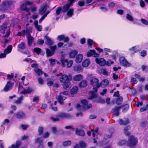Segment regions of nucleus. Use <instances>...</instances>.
<instances>
[{
  "instance_id": "37998d69",
  "label": "nucleus",
  "mask_w": 148,
  "mask_h": 148,
  "mask_svg": "<svg viewBox=\"0 0 148 148\" xmlns=\"http://www.w3.org/2000/svg\"><path fill=\"white\" fill-rule=\"evenodd\" d=\"M126 143V140H122L119 141L118 143V145L119 146H122L125 144Z\"/></svg>"
},
{
  "instance_id": "b1692460",
  "label": "nucleus",
  "mask_w": 148,
  "mask_h": 148,
  "mask_svg": "<svg viewBox=\"0 0 148 148\" xmlns=\"http://www.w3.org/2000/svg\"><path fill=\"white\" fill-rule=\"evenodd\" d=\"M69 81H67L63 82L62 86L66 90H67L68 88L71 87V83Z\"/></svg>"
},
{
  "instance_id": "9b49d317",
  "label": "nucleus",
  "mask_w": 148,
  "mask_h": 148,
  "mask_svg": "<svg viewBox=\"0 0 148 148\" xmlns=\"http://www.w3.org/2000/svg\"><path fill=\"white\" fill-rule=\"evenodd\" d=\"M30 33V30L29 29H27L26 30H23L22 32H18L17 34V35L18 36H21L24 37L25 35L27 36V35H29V33Z\"/></svg>"
},
{
  "instance_id": "052dcab7",
  "label": "nucleus",
  "mask_w": 148,
  "mask_h": 148,
  "mask_svg": "<svg viewBox=\"0 0 148 148\" xmlns=\"http://www.w3.org/2000/svg\"><path fill=\"white\" fill-rule=\"evenodd\" d=\"M64 36H65L64 35H60L58 36L57 39H59L60 41L63 40L64 38Z\"/></svg>"
},
{
  "instance_id": "2eb2a0df",
  "label": "nucleus",
  "mask_w": 148,
  "mask_h": 148,
  "mask_svg": "<svg viewBox=\"0 0 148 148\" xmlns=\"http://www.w3.org/2000/svg\"><path fill=\"white\" fill-rule=\"evenodd\" d=\"M73 68L74 71L77 72V73H80L82 71V66L80 65L74 66Z\"/></svg>"
},
{
  "instance_id": "6e6552de",
  "label": "nucleus",
  "mask_w": 148,
  "mask_h": 148,
  "mask_svg": "<svg viewBox=\"0 0 148 148\" xmlns=\"http://www.w3.org/2000/svg\"><path fill=\"white\" fill-rule=\"evenodd\" d=\"M81 103L82 104V108L84 110H88L92 107V105L91 104H90L88 105V103L85 99L82 100Z\"/></svg>"
},
{
  "instance_id": "ddd939ff",
  "label": "nucleus",
  "mask_w": 148,
  "mask_h": 148,
  "mask_svg": "<svg viewBox=\"0 0 148 148\" xmlns=\"http://www.w3.org/2000/svg\"><path fill=\"white\" fill-rule=\"evenodd\" d=\"M95 61L96 62L101 66H103L106 64V62L105 60L103 58L98 59L96 58Z\"/></svg>"
},
{
  "instance_id": "f257e3e1",
  "label": "nucleus",
  "mask_w": 148,
  "mask_h": 148,
  "mask_svg": "<svg viewBox=\"0 0 148 148\" xmlns=\"http://www.w3.org/2000/svg\"><path fill=\"white\" fill-rule=\"evenodd\" d=\"M99 82L98 79L97 78H92L90 81L91 85L93 86H95V87L93 88V91H89L90 96L88 98L89 99H92L96 97V92L97 91V88L100 86L99 84Z\"/></svg>"
},
{
  "instance_id": "1a4fd4ad",
  "label": "nucleus",
  "mask_w": 148,
  "mask_h": 148,
  "mask_svg": "<svg viewBox=\"0 0 148 148\" xmlns=\"http://www.w3.org/2000/svg\"><path fill=\"white\" fill-rule=\"evenodd\" d=\"M14 85V83L10 81L7 82L5 86L3 88V91L4 92H7L8 90L12 89V87Z\"/></svg>"
},
{
  "instance_id": "774afa93",
  "label": "nucleus",
  "mask_w": 148,
  "mask_h": 148,
  "mask_svg": "<svg viewBox=\"0 0 148 148\" xmlns=\"http://www.w3.org/2000/svg\"><path fill=\"white\" fill-rule=\"evenodd\" d=\"M36 27L38 31L40 32L42 31V26L41 25H38Z\"/></svg>"
},
{
  "instance_id": "c756f323",
  "label": "nucleus",
  "mask_w": 148,
  "mask_h": 148,
  "mask_svg": "<svg viewBox=\"0 0 148 148\" xmlns=\"http://www.w3.org/2000/svg\"><path fill=\"white\" fill-rule=\"evenodd\" d=\"M87 84V82L85 80L82 81L79 84L80 87L84 88L86 87Z\"/></svg>"
},
{
  "instance_id": "a878e982",
  "label": "nucleus",
  "mask_w": 148,
  "mask_h": 148,
  "mask_svg": "<svg viewBox=\"0 0 148 148\" xmlns=\"http://www.w3.org/2000/svg\"><path fill=\"white\" fill-rule=\"evenodd\" d=\"M83 78V76L80 74L76 75L73 77V80L75 81H79Z\"/></svg>"
},
{
  "instance_id": "13d9d810",
  "label": "nucleus",
  "mask_w": 148,
  "mask_h": 148,
  "mask_svg": "<svg viewBox=\"0 0 148 148\" xmlns=\"http://www.w3.org/2000/svg\"><path fill=\"white\" fill-rule=\"evenodd\" d=\"M38 132L39 133V135H41L43 133V128L42 127H39L38 129Z\"/></svg>"
},
{
  "instance_id": "20e7f679",
  "label": "nucleus",
  "mask_w": 148,
  "mask_h": 148,
  "mask_svg": "<svg viewBox=\"0 0 148 148\" xmlns=\"http://www.w3.org/2000/svg\"><path fill=\"white\" fill-rule=\"evenodd\" d=\"M57 76H61L59 80L60 82L63 83L67 81H70L72 79V77L71 75H68L66 74L63 75L62 73H60L56 75Z\"/></svg>"
},
{
  "instance_id": "c03bdc74",
  "label": "nucleus",
  "mask_w": 148,
  "mask_h": 148,
  "mask_svg": "<svg viewBox=\"0 0 148 148\" xmlns=\"http://www.w3.org/2000/svg\"><path fill=\"white\" fill-rule=\"evenodd\" d=\"M60 61L62 63V65L63 66H64L65 63L68 62V60L67 59L62 58L60 60Z\"/></svg>"
},
{
  "instance_id": "8fccbe9b",
  "label": "nucleus",
  "mask_w": 148,
  "mask_h": 148,
  "mask_svg": "<svg viewBox=\"0 0 148 148\" xmlns=\"http://www.w3.org/2000/svg\"><path fill=\"white\" fill-rule=\"evenodd\" d=\"M94 53V50H90L87 53V55L88 57H90L93 55Z\"/></svg>"
},
{
  "instance_id": "6e6d98bb",
  "label": "nucleus",
  "mask_w": 148,
  "mask_h": 148,
  "mask_svg": "<svg viewBox=\"0 0 148 148\" xmlns=\"http://www.w3.org/2000/svg\"><path fill=\"white\" fill-rule=\"evenodd\" d=\"M34 52L38 54H39L41 51V49L38 48H35L34 49Z\"/></svg>"
},
{
  "instance_id": "c9c22d12",
  "label": "nucleus",
  "mask_w": 148,
  "mask_h": 148,
  "mask_svg": "<svg viewBox=\"0 0 148 148\" xmlns=\"http://www.w3.org/2000/svg\"><path fill=\"white\" fill-rule=\"evenodd\" d=\"M18 47L20 49L23 50L25 48V45L23 42H21L18 45Z\"/></svg>"
},
{
  "instance_id": "2f4dec72",
  "label": "nucleus",
  "mask_w": 148,
  "mask_h": 148,
  "mask_svg": "<svg viewBox=\"0 0 148 148\" xmlns=\"http://www.w3.org/2000/svg\"><path fill=\"white\" fill-rule=\"evenodd\" d=\"M34 71L38 76L41 75L42 73V70L37 68H36L34 69Z\"/></svg>"
},
{
  "instance_id": "09e8293b",
  "label": "nucleus",
  "mask_w": 148,
  "mask_h": 148,
  "mask_svg": "<svg viewBox=\"0 0 148 148\" xmlns=\"http://www.w3.org/2000/svg\"><path fill=\"white\" fill-rule=\"evenodd\" d=\"M49 12V13L50 12V11L47 10H39V13L41 15L45 14L46 13L48 12Z\"/></svg>"
},
{
  "instance_id": "f3484780",
  "label": "nucleus",
  "mask_w": 148,
  "mask_h": 148,
  "mask_svg": "<svg viewBox=\"0 0 148 148\" xmlns=\"http://www.w3.org/2000/svg\"><path fill=\"white\" fill-rule=\"evenodd\" d=\"M83 56L81 54L78 55L76 57L75 61L77 63H80L82 60Z\"/></svg>"
},
{
  "instance_id": "a211bd4d",
  "label": "nucleus",
  "mask_w": 148,
  "mask_h": 148,
  "mask_svg": "<svg viewBox=\"0 0 148 148\" xmlns=\"http://www.w3.org/2000/svg\"><path fill=\"white\" fill-rule=\"evenodd\" d=\"M45 38L46 39V40H45V43L49 45H51L53 44V41L47 36L46 35L45 36Z\"/></svg>"
},
{
  "instance_id": "5fc2aeb1",
  "label": "nucleus",
  "mask_w": 148,
  "mask_h": 148,
  "mask_svg": "<svg viewBox=\"0 0 148 148\" xmlns=\"http://www.w3.org/2000/svg\"><path fill=\"white\" fill-rule=\"evenodd\" d=\"M140 21L142 23L144 24L147 25H148V21L145 19L141 18Z\"/></svg>"
},
{
  "instance_id": "bb28decb",
  "label": "nucleus",
  "mask_w": 148,
  "mask_h": 148,
  "mask_svg": "<svg viewBox=\"0 0 148 148\" xmlns=\"http://www.w3.org/2000/svg\"><path fill=\"white\" fill-rule=\"evenodd\" d=\"M119 123L121 125H125L129 123V120L127 119H125L124 120L121 119H119Z\"/></svg>"
},
{
  "instance_id": "ea45409f",
  "label": "nucleus",
  "mask_w": 148,
  "mask_h": 148,
  "mask_svg": "<svg viewBox=\"0 0 148 148\" xmlns=\"http://www.w3.org/2000/svg\"><path fill=\"white\" fill-rule=\"evenodd\" d=\"M77 4L80 7H82L86 5L84 0L79 1H78Z\"/></svg>"
},
{
  "instance_id": "f03ea898",
  "label": "nucleus",
  "mask_w": 148,
  "mask_h": 148,
  "mask_svg": "<svg viewBox=\"0 0 148 148\" xmlns=\"http://www.w3.org/2000/svg\"><path fill=\"white\" fill-rule=\"evenodd\" d=\"M6 31L5 34L3 35L4 38H8L10 35V31L9 28H8L6 23L4 22L0 26V32L2 34L5 33Z\"/></svg>"
},
{
  "instance_id": "a19ab883",
  "label": "nucleus",
  "mask_w": 148,
  "mask_h": 148,
  "mask_svg": "<svg viewBox=\"0 0 148 148\" xmlns=\"http://www.w3.org/2000/svg\"><path fill=\"white\" fill-rule=\"evenodd\" d=\"M71 144V141L70 140H68L63 142L62 143V145L64 147H67L70 146Z\"/></svg>"
},
{
  "instance_id": "de8ad7c7",
  "label": "nucleus",
  "mask_w": 148,
  "mask_h": 148,
  "mask_svg": "<svg viewBox=\"0 0 148 148\" xmlns=\"http://www.w3.org/2000/svg\"><path fill=\"white\" fill-rule=\"evenodd\" d=\"M49 13V12H47L39 20V23H41L47 17L48 14Z\"/></svg>"
},
{
  "instance_id": "aec40b11",
  "label": "nucleus",
  "mask_w": 148,
  "mask_h": 148,
  "mask_svg": "<svg viewBox=\"0 0 148 148\" xmlns=\"http://www.w3.org/2000/svg\"><path fill=\"white\" fill-rule=\"evenodd\" d=\"M78 53V51L76 50L72 51L69 53V57L72 58H74Z\"/></svg>"
},
{
  "instance_id": "e433bc0d",
  "label": "nucleus",
  "mask_w": 148,
  "mask_h": 148,
  "mask_svg": "<svg viewBox=\"0 0 148 148\" xmlns=\"http://www.w3.org/2000/svg\"><path fill=\"white\" fill-rule=\"evenodd\" d=\"M11 38H9L8 39H7L5 38L3 40L4 42H3V46L4 47H5L6 46L7 43L10 42L11 41Z\"/></svg>"
},
{
  "instance_id": "6ab92c4d",
  "label": "nucleus",
  "mask_w": 148,
  "mask_h": 148,
  "mask_svg": "<svg viewBox=\"0 0 148 148\" xmlns=\"http://www.w3.org/2000/svg\"><path fill=\"white\" fill-rule=\"evenodd\" d=\"M27 36L28 40V44L30 46L32 44L34 40V38L31 36L30 33H29V34L27 35Z\"/></svg>"
},
{
  "instance_id": "9d476101",
  "label": "nucleus",
  "mask_w": 148,
  "mask_h": 148,
  "mask_svg": "<svg viewBox=\"0 0 148 148\" xmlns=\"http://www.w3.org/2000/svg\"><path fill=\"white\" fill-rule=\"evenodd\" d=\"M121 108V106H115L112 110L113 115L114 116H118L119 114V111Z\"/></svg>"
},
{
  "instance_id": "393cba45",
  "label": "nucleus",
  "mask_w": 148,
  "mask_h": 148,
  "mask_svg": "<svg viewBox=\"0 0 148 148\" xmlns=\"http://www.w3.org/2000/svg\"><path fill=\"white\" fill-rule=\"evenodd\" d=\"M16 118L18 119H23L25 117V114L22 112H20L17 113L16 115Z\"/></svg>"
},
{
  "instance_id": "c85d7f7f",
  "label": "nucleus",
  "mask_w": 148,
  "mask_h": 148,
  "mask_svg": "<svg viewBox=\"0 0 148 148\" xmlns=\"http://www.w3.org/2000/svg\"><path fill=\"white\" fill-rule=\"evenodd\" d=\"M131 128V127L129 126H128L125 127L123 130L124 133L126 136H129L130 134L128 131H129Z\"/></svg>"
},
{
  "instance_id": "0e129e2a",
  "label": "nucleus",
  "mask_w": 148,
  "mask_h": 148,
  "mask_svg": "<svg viewBox=\"0 0 148 148\" xmlns=\"http://www.w3.org/2000/svg\"><path fill=\"white\" fill-rule=\"evenodd\" d=\"M147 55V53L146 51L143 50L140 53V56L142 57H144Z\"/></svg>"
},
{
  "instance_id": "4468645a",
  "label": "nucleus",
  "mask_w": 148,
  "mask_h": 148,
  "mask_svg": "<svg viewBox=\"0 0 148 148\" xmlns=\"http://www.w3.org/2000/svg\"><path fill=\"white\" fill-rule=\"evenodd\" d=\"M75 0H69L67 3L64 6L63 9H69L70 6L73 5V3Z\"/></svg>"
},
{
  "instance_id": "423d86ee",
  "label": "nucleus",
  "mask_w": 148,
  "mask_h": 148,
  "mask_svg": "<svg viewBox=\"0 0 148 148\" xmlns=\"http://www.w3.org/2000/svg\"><path fill=\"white\" fill-rule=\"evenodd\" d=\"M119 60L121 64L124 66L128 67L131 66V64L128 62L124 57H121L119 58Z\"/></svg>"
},
{
  "instance_id": "bf43d9fd",
  "label": "nucleus",
  "mask_w": 148,
  "mask_h": 148,
  "mask_svg": "<svg viewBox=\"0 0 148 148\" xmlns=\"http://www.w3.org/2000/svg\"><path fill=\"white\" fill-rule=\"evenodd\" d=\"M38 83L40 85H42L43 84V79L40 77H39L38 78Z\"/></svg>"
},
{
  "instance_id": "473e14b6",
  "label": "nucleus",
  "mask_w": 148,
  "mask_h": 148,
  "mask_svg": "<svg viewBox=\"0 0 148 148\" xmlns=\"http://www.w3.org/2000/svg\"><path fill=\"white\" fill-rule=\"evenodd\" d=\"M78 90V88L77 86L73 87L71 90V94H74L76 93Z\"/></svg>"
},
{
  "instance_id": "412c9836",
  "label": "nucleus",
  "mask_w": 148,
  "mask_h": 148,
  "mask_svg": "<svg viewBox=\"0 0 148 148\" xmlns=\"http://www.w3.org/2000/svg\"><path fill=\"white\" fill-rule=\"evenodd\" d=\"M75 134L79 136H83L85 134L84 131L82 130H79L78 128H77L75 130Z\"/></svg>"
},
{
  "instance_id": "603ef678",
  "label": "nucleus",
  "mask_w": 148,
  "mask_h": 148,
  "mask_svg": "<svg viewBox=\"0 0 148 148\" xmlns=\"http://www.w3.org/2000/svg\"><path fill=\"white\" fill-rule=\"evenodd\" d=\"M73 64V61L72 60H70L68 62L67 64V66L68 68L71 67Z\"/></svg>"
},
{
  "instance_id": "e2e57ef3",
  "label": "nucleus",
  "mask_w": 148,
  "mask_h": 148,
  "mask_svg": "<svg viewBox=\"0 0 148 148\" xmlns=\"http://www.w3.org/2000/svg\"><path fill=\"white\" fill-rule=\"evenodd\" d=\"M49 61L50 62V64L51 66L53 65L55 63V60L53 59H50Z\"/></svg>"
},
{
  "instance_id": "7c9ffc66",
  "label": "nucleus",
  "mask_w": 148,
  "mask_h": 148,
  "mask_svg": "<svg viewBox=\"0 0 148 148\" xmlns=\"http://www.w3.org/2000/svg\"><path fill=\"white\" fill-rule=\"evenodd\" d=\"M90 61L89 59H86L82 63V66L84 67H87L90 64Z\"/></svg>"
},
{
  "instance_id": "864d4df0",
  "label": "nucleus",
  "mask_w": 148,
  "mask_h": 148,
  "mask_svg": "<svg viewBox=\"0 0 148 148\" xmlns=\"http://www.w3.org/2000/svg\"><path fill=\"white\" fill-rule=\"evenodd\" d=\"M101 72L103 74L105 75H107L108 74V72L106 69H102L101 70Z\"/></svg>"
},
{
  "instance_id": "4d7b16f0",
  "label": "nucleus",
  "mask_w": 148,
  "mask_h": 148,
  "mask_svg": "<svg viewBox=\"0 0 148 148\" xmlns=\"http://www.w3.org/2000/svg\"><path fill=\"white\" fill-rule=\"evenodd\" d=\"M35 142L37 143L41 144L42 143V139L41 138H38L35 141Z\"/></svg>"
},
{
  "instance_id": "a18cd8bd",
  "label": "nucleus",
  "mask_w": 148,
  "mask_h": 148,
  "mask_svg": "<svg viewBox=\"0 0 148 148\" xmlns=\"http://www.w3.org/2000/svg\"><path fill=\"white\" fill-rule=\"evenodd\" d=\"M126 18L127 19L131 21H134V19L133 17L129 14H127Z\"/></svg>"
},
{
  "instance_id": "4c0bfd02",
  "label": "nucleus",
  "mask_w": 148,
  "mask_h": 148,
  "mask_svg": "<svg viewBox=\"0 0 148 148\" xmlns=\"http://www.w3.org/2000/svg\"><path fill=\"white\" fill-rule=\"evenodd\" d=\"M68 10H64V12H66ZM67 14L69 17H71L73 14V10H68Z\"/></svg>"
},
{
  "instance_id": "cd10ccee",
  "label": "nucleus",
  "mask_w": 148,
  "mask_h": 148,
  "mask_svg": "<svg viewBox=\"0 0 148 148\" xmlns=\"http://www.w3.org/2000/svg\"><path fill=\"white\" fill-rule=\"evenodd\" d=\"M109 82L108 80L107 79H104L101 82L100 86L104 88L108 84Z\"/></svg>"
},
{
  "instance_id": "4be33fe9",
  "label": "nucleus",
  "mask_w": 148,
  "mask_h": 148,
  "mask_svg": "<svg viewBox=\"0 0 148 148\" xmlns=\"http://www.w3.org/2000/svg\"><path fill=\"white\" fill-rule=\"evenodd\" d=\"M21 145L20 141L18 140L16 142V144L12 145L9 148H19Z\"/></svg>"
},
{
  "instance_id": "7ed1b4c3",
  "label": "nucleus",
  "mask_w": 148,
  "mask_h": 148,
  "mask_svg": "<svg viewBox=\"0 0 148 148\" xmlns=\"http://www.w3.org/2000/svg\"><path fill=\"white\" fill-rule=\"evenodd\" d=\"M138 143V140L136 138L132 136L129 137L127 142V145L130 148H135Z\"/></svg>"
},
{
  "instance_id": "338daca9",
  "label": "nucleus",
  "mask_w": 148,
  "mask_h": 148,
  "mask_svg": "<svg viewBox=\"0 0 148 148\" xmlns=\"http://www.w3.org/2000/svg\"><path fill=\"white\" fill-rule=\"evenodd\" d=\"M87 42L89 46L92 45L93 43V41L90 39H88L87 40Z\"/></svg>"
},
{
  "instance_id": "3c124183",
  "label": "nucleus",
  "mask_w": 148,
  "mask_h": 148,
  "mask_svg": "<svg viewBox=\"0 0 148 148\" xmlns=\"http://www.w3.org/2000/svg\"><path fill=\"white\" fill-rule=\"evenodd\" d=\"M148 109V104L147 105L145 106H143L141 108L140 110L141 112H143L146 111Z\"/></svg>"
},
{
  "instance_id": "f704fd0d",
  "label": "nucleus",
  "mask_w": 148,
  "mask_h": 148,
  "mask_svg": "<svg viewBox=\"0 0 148 148\" xmlns=\"http://www.w3.org/2000/svg\"><path fill=\"white\" fill-rule=\"evenodd\" d=\"M23 98L24 97L23 96H21L18 98L15 101V103L18 104L21 103L22 101L23 100Z\"/></svg>"
},
{
  "instance_id": "5701e85b",
  "label": "nucleus",
  "mask_w": 148,
  "mask_h": 148,
  "mask_svg": "<svg viewBox=\"0 0 148 148\" xmlns=\"http://www.w3.org/2000/svg\"><path fill=\"white\" fill-rule=\"evenodd\" d=\"M12 3L13 2L11 1H5L3 2L2 4L4 7H9L11 5Z\"/></svg>"
},
{
  "instance_id": "49530a36",
  "label": "nucleus",
  "mask_w": 148,
  "mask_h": 148,
  "mask_svg": "<svg viewBox=\"0 0 148 148\" xmlns=\"http://www.w3.org/2000/svg\"><path fill=\"white\" fill-rule=\"evenodd\" d=\"M79 146L82 148H84L86 147V145L85 142L83 141H81L79 143Z\"/></svg>"
},
{
  "instance_id": "58836bf2",
  "label": "nucleus",
  "mask_w": 148,
  "mask_h": 148,
  "mask_svg": "<svg viewBox=\"0 0 148 148\" xmlns=\"http://www.w3.org/2000/svg\"><path fill=\"white\" fill-rule=\"evenodd\" d=\"M59 116H58V115L56 116V117H55L53 116H51L50 117V119L53 122L58 121H59Z\"/></svg>"
},
{
  "instance_id": "39448f33",
  "label": "nucleus",
  "mask_w": 148,
  "mask_h": 148,
  "mask_svg": "<svg viewBox=\"0 0 148 148\" xmlns=\"http://www.w3.org/2000/svg\"><path fill=\"white\" fill-rule=\"evenodd\" d=\"M57 47L56 45L51 46L50 47L51 49L47 48L46 49V53L47 57L52 56L55 53V51Z\"/></svg>"
},
{
  "instance_id": "72a5a7b5",
  "label": "nucleus",
  "mask_w": 148,
  "mask_h": 148,
  "mask_svg": "<svg viewBox=\"0 0 148 148\" xmlns=\"http://www.w3.org/2000/svg\"><path fill=\"white\" fill-rule=\"evenodd\" d=\"M12 46L11 45L9 46L7 49H5L4 51V53H10L12 49Z\"/></svg>"
},
{
  "instance_id": "680f3d73",
  "label": "nucleus",
  "mask_w": 148,
  "mask_h": 148,
  "mask_svg": "<svg viewBox=\"0 0 148 148\" xmlns=\"http://www.w3.org/2000/svg\"><path fill=\"white\" fill-rule=\"evenodd\" d=\"M39 99V97L38 96H34L33 99V101L34 102H37Z\"/></svg>"
},
{
  "instance_id": "f8f14e48",
  "label": "nucleus",
  "mask_w": 148,
  "mask_h": 148,
  "mask_svg": "<svg viewBox=\"0 0 148 148\" xmlns=\"http://www.w3.org/2000/svg\"><path fill=\"white\" fill-rule=\"evenodd\" d=\"M58 116H59L60 118L62 119H70L71 118L72 116L71 115L65 113H61L58 115Z\"/></svg>"
},
{
  "instance_id": "79ce46f5",
  "label": "nucleus",
  "mask_w": 148,
  "mask_h": 148,
  "mask_svg": "<svg viewBox=\"0 0 148 148\" xmlns=\"http://www.w3.org/2000/svg\"><path fill=\"white\" fill-rule=\"evenodd\" d=\"M123 98L122 97H119L117 99L116 103L118 105H119L121 104L123 101Z\"/></svg>"
},
{
  "instance_id": "dca6fc26",
  "label": "nucleus",
  "mask_w": 148,
  "mask_h": 148,
  "mask_svg": "<svg viewBox=\"0 0 148 148\" xmlns=\"http://www.w3.org/2000/svg\"><path fill=\"white\" fill-rule=\"evenodd\" d=\"M66 98L62 96L61 94H59L58 97V102L61 104L62 105L63 103V101L66 99Z\"/></svg>"
},
{
  "instance_id": "0eeeda50",
  "label": "nucleus",
  "mask_w": 148,
  "mask_h": 148,
  "mask_svg": "<svg viewBox=\"0 0 148 148\" xmlns=\"http://www.w3.org/2000/svg\"><path fill=\"white\" fill-rule=\"evenodd\" d=\"M22 88L20 87H18V92L20 93L21 94H29L34 92V90L31 88H28L27 89H25L24 88L23 90L21 91V89H22Z\"/></svg>"
},
{
  "instance_id": "69168bd1",
  "label": "nucleus",
  "mask_w": 148,
  "mask_h": 148,
  "mask_svg": "<svg viewBox=\"0 0 148 148\" xmlns=\"http://www.w3.org/2000/svg\"><path fill=\"white\" fill-rule=\"evenodd\" d=\"M21 9H27L26 8V5L25 3L23 4L21 6Z\"/></svg>"
}]
</instances>
